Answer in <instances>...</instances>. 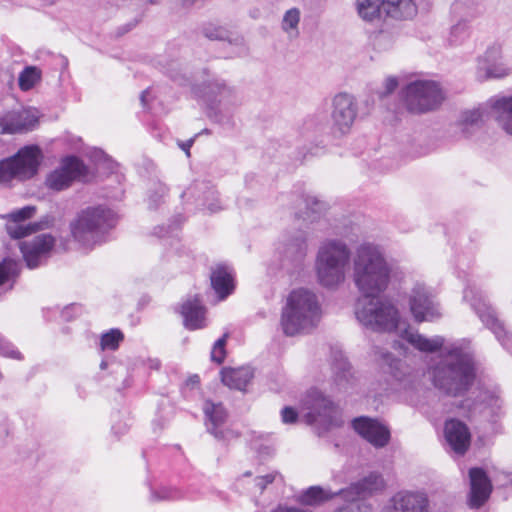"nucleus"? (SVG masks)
Here are the masks:
<instances>
[{"label":"nucleus","instance_id":"nucleus-25","mask_svg":"<svg viewBox=\"0 0 512 512\" xmlns=\"http://www.w3.org/2000/svg\"><path fill=\"white\" fill-rule=\"evenodd\" d=\"M204 413L207 419V430L218 439H228L231 432L223 429V425L227 419V412L222 404L206 401L204 404Z\"/></svg>","mask_w":512,"mask_h":512},{"label":"nucleus","instance_id":"nucleus-59","mask_svg":"<svg viewBox=\"0 0 512 512\" xmlns=\"http://www.w3.org/2000/svg\"><path fill=\"white\" fill-rule=\"evenodd\" d=\"M190 382L192 384H198L199 383V377L197 375H194L193 377L190 378Z\"/></svg>","mask_w":512,"mask_h":512},{"label":"nucleus","instance_id":"nucleus-5","mask_svg":"<svg viewBox=\"0 0 512 512\" xmlns=\"http://www.w3.org/2000/svg\"><path fill=\"white\" fill-rule=\"evenodd\" d=\"M351 251L339 239L323 241L317 251L315 270L319 284L328 289H336L345 282L350 267Z\"/></svg>","mask_w":512,"mask_h":512},{"label":"nucleus","instance_id":"nucleus-16","mask_svg":"<svg viewBox=\"0 0 512 512\" xmlns=\"http://www.w3.org/2000/svg\"><path fill=\"white\" fill-rule=\"evenodd\" d=\"M55 238L51 234H40L28 241L20 242L19 247L29 268L40 266L51 254Z\"/></svg>","mask_w":512,"mask_h":512},{"label":"nucleus","instance_id":"nucleus-17","mask_svg":"<svg viewBox=\"0 0 512 512\" xmlns=\"http://www.w3.org/2000/svg\"><path fill=\"white\" fill-rule=\"evenodd\" d=\"M428 505L425 494L400 491L388 500L380 512H427Z\"/></svg>","mask_w":512,"mask_h":512},{"label":"nucleus","instance_id":"nucleus-31","mask_svg":"<svg viewBox=\"0 0 512 512\" xmlns=\"http://www.w3.org/2000/svg\"><path fill=\"white\" fill-rule=\"evenodd\" d=\"M211 285L221 299L226 298L233 290V277L230 269L218 265L211 273Z\"/></svg>","mask_w":512,"mask_h":512},{"label":"nucleus","instance_id":"nucleus-24","mask_svg":"<svg viewBox=\"0 0 512 512\" xmlns=\"http://www.w3.org/2000/svg\"><path fill=\"white\" fill-rule=\"evenodd\" d=\"M332 373L334 391L348 393L355 386L356 379L351 371V366L342 354L335 356Z\"/></svg>","mask_w":512,"mask_h":512},{"label":"nucleus","instance_id":"nucleus-13","mask_svg":"<svg viewBox=\"0 0 512 512\" xmlns=\"http://www.w3.org/2000/svg\"><path fill=\"white\" fill-rule=\"evenodd\" d=\"M202 97L211 110L218 112H228L240 103L235 89L220 79L209 80L204 85Z\"/></svg>","mask_w":512,"mask_h":512},{"label":"nucleus","instance_id":"nucleus-7","mask_svg":"<svg viewBox=\"0 0 512 512\" xmlns=\"http://www.w3.org/2000/svg\"><path fill=\"white\" fill-rule=\"evenodd\" d=\"M406 109L414 114L437 110L446 99L441 84L434 80H415L408 83L401 92Z\"/></svg>","mask_w":512,"mask_h":512},{"label":"nucleus","instance_id":"nucleus-3","mask_svg":"<svg viewBox=\"0 0 512 512\" xmlns=\"http://www.w3.org/2000/svg\"><path fill=\"white\" fill-rule=\"evenodd\" d=\"M322 317L317 295L311 290H293L282 308L280 327L289 337L307 333L315 328Z\"/></svg>","mask_w":512,"mask_h":512},{"label":"nucleus","instance_id":"nucleus-34","mask_svg":"<svg viewBox=\"0 0 512 512\" xmlns=\"http://www.w3.org/2000/svg\"><path fill=\"white\" fill-rule=\"evenodd\" d=\"M301 202L304 204L305 211L300 217L304 220L314 222L320 215L326 211L327 205L319 200L316 196L305 194L302 196Z\"/></svg>","mask_w":512,"mask_h":512},{"label":"nucleus","instance_id":"nucleus-60","mask_svg":"<svg viewBox=\"0 0 512 512\" xmlns=\"http://www.w3.org/2000/svg\"><path fill=\"white\" fill-rule=\"evenodd\" d=\"M106 367H107V362H106V361H102V362L100 363V368H101L102 370H104Z\"/></svg>","mask_w":512,"mask_h":512},{"label":"nucleus","instance_id":"nucleus-51","mask_svg":"<svg viewBox=\"0 0 512 512\" xmlns=\"http://www.w3.org/2000/svg\"><path fill=\"white\" fill-rule=\"evenodd\" d=\"M375 45L379 49H388L392 46L391 36L387 33H381L376 37Z\"/></svg>","mask_w":512,"mask_h":512},{"label":"nucleus","instance_id":"nucleus-10","mask_svg":"<svg viewBox=\"0 0 512 512\" xmlns=\"http://www.w3.org/2000/svg\"><path fill=\"white\" fill-rule=\"evenodd\" d=\"M357 114L358 104L354 96L345 92L336 94L331 103V129L334 136L341 137L348 134Z\"/></svg>","mask_w":512,"mask_h":512},{"label":"nucleus","instance_id":"nucleus-27","mask_svg":"<svg viewBox=\"0 0 512 512\" xmlns=\"http://www.w3.org/2000/svg\"><path fill=\"white\" fill-rule=\"evenodd\" d=\"M205 312V307L198 296L186 300L181 308L185 327L189 330L204 328L206 326Z\"/></svg>","mask_w":512,"mask_h":512},{"label":"nucleus","instance_id":"nucleus-18","mask_svg":"<svg viewBox=\"0 0 512 512\" xmlns=\"http://www.w3.org/2000/svg\"><path fill=\"white\" fill-rule=\"evenodd\" d=\"M354 430L375 448L385 447L391 438L390 430L384 424L368 417L352 421Z\"/></svg>","mask_w":512,"mask_h":512},{"label":"nucleus","instance_id":"nucleus-11","mask_svg":"<svg viewBox=\"0 0 512 512\" xmlns=\"http://www.w3.org/2000/svg\"><path fill=\"white\" fill-rule=\"evenodd\" d=\"M464 299L471 302L472 308L481 321L495 334L501 344L512 351V336L507 335L503 324L496 317L495 311L486 303L482 294L472 287L464 290Z\"/></svg>","mask_w":512,"mask_h":512},{"label":"nucleus","instance_id":"nucleus-26","mask_svg":"<svg viewBox=\"0 0 512 512\" xmlns=\"http://www.w3.org/2000/svg\"><path fill=\"white\" fill-rule=\"evenodd\" d=\"M55 218L51 215L43 216L39 221L27 223L20 220H9L6 222V231L13 239H21L40 230L48 229L54 225Z\"/></svg>","mask_w":512,"mask_h":512},{"label":"nucleus","instance_id":"nucleus-44","mask_svg":"<svg viewBox=\"0 0 512 512\" xmlns=\"http://www.w3.org/2000/svg\"><path fill=\"white\" fill-rule=\"evenodd\" d=\"M227 337H228V334H224L213 345V348L211 351V359H212V361H214L218 364H221L224 361V358L226 355L225 345H226Z\"/></svg>","mask_w":512,"mask_h":512},{"label":"nucleus","instance_id":"nucleus-41","mask_svg":"<svg viewBox=\"0 0 512 512\" xmlns=\"http://www.w3.org/2000/svg\"><path fill=\"white\" fill-rule=\"evenodd\" d=\"M123 340V334L118 329H111L101 337L100 345L102 350H116Z\"/></svg>","mask_w":512,"mask_h":512},{"label":"nucleus","instance_id":"nucleus-55","mask_svg":"<svg viewBox=\"0 0 512 512\" xmlns=\"http://www.w3.org/2000/svg\"><path fill=\"white\" fill-rule=\"evenodd\" d=\"M381 358L383 359V361L385 363L389 364L390 366H393V364L395 362V358L389 352L382 353Z\"/></svg>","mask_w":512,"mask_h":512},{"label":"nucleus","instance_id":"nucleus-36","mask_svg":"<svg viewBox=\"0 0 512 512\" xmlns=\"http://www.w3.org/2000/svg\"><path fill=\"white\" fill-rule=\"evenodd\" d=\"M481 403L479 404V411L482 412L485 409H489L491 414H497L502 407L501 398L490 392H483L480 395ZM475 410L478 409V404L475 405Z\"/></svg>","mask_w":512,"mask_h":512},{"label":"nucleus","instance_id":"nucleus-45","mask_svg":"<svg viewBox=\"0 0 512 512\" xmlns=\"http://www.w3.org/2000/svg\"><path fill=\"white\" fill-rule=\"evenodd\" d=\"M36 213V207L35 206H25L23 208H20L18 210H15L8 214L6 216V219L9 220H20V221H26L31 219Z\"/></svg>","mask_w":512,"mask_h":512},{"label":"nucleus","instance_id":"nucleus-54","mask_svg":"<svg viewBox=\"0 0 512 512\" xmlns=\"http://www.w3.org/2000/svg\"><path fill=\"white\" fill-rule=\"evenodd\" d=\"M198 0H175L176 5L182 8H191Z\"/></svg>","mask_w":512,"mask_h":512},{"label":"nucleus","instance_id":"nucleus-46","mask_svg":"<svg viewBox=\"0 0 512 512\" xmlns=\"http://www.w3.org/2000/svg\"><path fill=\"white\" fill-rule=\"evenodd\" d=\"M307 251V245L304 238L296 239L295 243L289 245L287 248V254L295 256L296 260H302Z\"/></svg>","mask_w":512,"mask_h":512},{"label":"nucleus","instance_id":"nucleus-2","mask_svg":"<svg viewBox=\"0 0 512 512\" xmlns=\"http://www.w3.org/2000/svg\"><path fill=\"white\" fill-rule=\"evenodd\" d=\"M352 263L353 282L361 295H380L387 289L391 269L378 245L358 246Z\"/></svg>","mask_w":512,"mask_h":512},{"label":"nucleus","instance_id":"nucleus-20","mask_svg":"<svg viewBox=\"0 0 512 512\" xmlns=\"http://www.w3.org/2000/svg\"><path fill=\"white\" fill-rule=\"evenodd\" d=\"M37 118L29 110L8 112L0 117V133L13 134L32 130Z\"/></svg>","mask_w":512,"mask_h":512},{"label":"nucleus","instance_id":"nucleus-33","mask_svg":"<svg viewBox=\"0 0 512 512\" xmlns=\"http://www.w3.org/2000/svg\"><path fill=\"white\" fill-rule=\"evenodd\" d=\"M356 9L359 17L366 22L378 20L384 14L382 0H356Z\"/></svg>","mask_w":512,"mask_h":512},{"label":"nucleus","instance_id":"nucleus-42","mask_svg":"<svg viewBox=\"0 0 512 512\" xmlns=\"http://www.w3.org/2000/svg\"><path fill=\"white\" fill-rule=\"evenodd\" d=\"M482 118L483 113L478 108L462 112L460 118V125L462 126V131L465 132V130L468 127L478 126L481 123Z\"/></svg>","mask_w":512,"mask_h":512},{"label":"nucleus","instance_id":"nucleus-14","mask_svg":"<svg viewBox=\"0 0 512 512\" xmlns=\"http://www.w3.org/2000/svg\"><path fill=\"white\" fill-rule=\"evenodd\" d=\"M511 74L509 68L501 61V47L493 45L477 59L476 77L479 81L501 79Z\"/></svg>","mask_w":512,"mask_h":512},{"label":"nucleus","instance_id":"nucleus-1","mask_svg":"<svg viewBox=\"0 0 512 512\" xmlns=\"http://www.w3.org/2000/svg\"><path fill=\"white\" fill-rule=\"evenodd\" d=\"M400 335L422 352L432 353L443 348L441 359L431 368L432 382L437 389L450 396H461L470 389L476 373L472 355L464 341L445 345L442 336L427 338L410 328L403 329Z\"/></svg>","mask_w":512,"mask_h":512},{"label":"nucleus","instance_id":"nucleus-47","mask_svg":"<svg viewBox=\"0 0 512 512\" xmlns=\"http://www.w3.org/2000/svg\"><path fill=\"white\" fill-rule=\"evenodd\" d=\"M166 187L163 184H157L153 193L148 196L149 209H156L166 193Z\"/></svg>","mask_w":512,"mask_h":512},{"label":"nucleus","instance_id":"nucleus-29","mask_svg":"<svg viewBox=\"0 0 512 512\" xmlns=\"http://www.w3.org/2000/svg\"><path fill=\"white\" fill-rule=\"evenodd\" d=\"M202 34L209 40L227 41L229 44L242 47L245 44L244 37L234 33L226 27L214 23H207L202 27Z\"/></svg>","mask_w":512,"mask_h":512},{"label":"nucleus","instance_id":"nucleus-23","mask_svg":"<svg viewBox=\"0 0 512 512\" xmlns=\"http://www.w3.org/2000/svg\"><path fill=\"white\" fill-rule=\"evenodd\" d=\"M451 11L455 16H460V18L450 28L447 42L450 46L457 47L469 39L471 27L469 25L468 15L464 13V3L462 1L454 2Z\"/></svg>","mask_w":512,"mask_h":512},{"label":"nucleus","instance_id":"nucleus-4","mask_svg":"<svg viewBox=\"0 0 512 512\" xmlns=\"http://www.w3.org/2000/svg\"><path fill=\"white\" fill-rule=\"evenodd\" d=\"M117 222L116 214L105 206L87 207L70 221L71 237L84 249H92L104 241L106 233Z\"/></svg>","mask_w":512,"mask_h":512},{"label":"nucleus","instance_id":"nucleus-43","mask_svg":"<svg viewBox=\"0 0 512 512\" xmlns=\"http://www.w3.org/2000/svg\"><path fill=\"white\" fill-rule=\"evenodd\" d=\"M330 496L320 487H310L302 496V501L312 505L328 499Z\"/></svg>","mask_w":512,"mask_h":512},{"label":"nucleus","instance_id":"nucleus-12","mask_svg":"<svg viewBox=\"0 0 512 512\" xmlns=\"http://www.w3.org/2000/svg\"><path fill=\"white\" fill-rule=\"evenodd\" d=\"M409 307L416 322H433L441 318L439 303L424 284L416 283L409 295Z\"/></svg>","mask_w":512,"mask_h":512},{"label":"nucleus","instance_id":"nucleus-35","mask_svg":"<svg viewBox=\"0 0 512 512\" xmlns=\"http://www.w3.org/2000/svg\"><path fill=\"white\" fill-rule=\"evenodd\" d=\"M383 487L384 480L382 476L378 473H370L368 476L352 485L351 488L358 496H361L381 490Z\"/></svg>","mask_w":512,"mask_h":512},{"label":"nucleus","instance_id":"nucleus-6","mask_svg":"<svg viewBox=\"0 0 512 512\" xmlns=\"http://www.w3.org/2000/svg\"><path fill=\"white\" fill-rule=\"evenodd\" d=\"M354 313L357 321L375 332H394L399 329L401 316L398 308L388 299L379 295H361Z\"/></svg>","mask_w":512,"mask_h":512},{"label":"nucleus","instance_id":"nucleus-37","mask_svg":"<svg viewBox=\"0 0 512 512\" xmlns=\"http://www.w3.org/2000/svg\"><path fill=\"white\" fill-rule=\"evenodd\" d=\"M154 501H176L184 498V493L176 487H160L151 492Z\"/></svg>","mask_w":512,"mask_h":512},{"label":"nucleus","instance_id":"nucleus-53","mask_svg":"<svg viewBox=\"0 0 512 512\" xmlns=\"http://www.w3.org/2000/svg\"><path fill=\"white\" fill-rule=\"evenodd\" d=\"M274 512H306L304 509L299 507L279 505Z\"/></svg>","mask_w":512,"mask_h":512},{"label":"nucleus","instance_id":"nucleus-56","mask_svg":"<svg viewBox=\"0 0 512 512\" xmlns=\"http://www.w3.org/2000/svg\"><path fill=\"white\" fill-rule=\"evenodd\" d=\"M193 142H194V139H190L186 142L180 143L181 149L184 150L188 156L190 155L189 150H190Z\"/></svg>","mask_w":512,"mask_h":512},{"label":"nucleus","instance_id":"nucleus-62","mask_svg":"<svg viewBox=\"0 0 512 512\" xmlns=\"http://www.w3.org/2000/svg\"><path fill=\"white\" fill-rule=\"evenodd\" d=\"M147 2L150 4H157L160 2V0H147Z\"/></svg>","mask_w":512,"mask_h":512},{"label":"nucleus","instance_id":"nucleus-50","mask_svg":"<svg viewBox=\"0 0 512 512\" xmlns=\"http://www.w3.org/2000/svg\"><path fill=\"white\" fill-rule=\"evenodd\" d=\"M298 417L297 412L291 407H284L281 411V418L285 424H293Z\"/></svg>","mask_w":512,"mask_h":512},{"label":"nucleus","instance_id":"nucleus-32","mask_svg":"<svg viewBox=\"0 0 512 512\" xmlns=\"http://www.w3.org/2000/svg\"><path fill=\"white\" fill-rule=\"evenodd\" d=\"M301 21V11L297 7H292L285 11L281 20V29L290 40L297 39L300 35L299 25Z\"/></svg>","mask_w":512,"mask_h":512},{"label":"nucleus","instance_id":"nucleus-40","mask_svg":"<svg viewBox=\"0 0 512 512\" xmlns=\"http://www.w3.org/2000/svg\"><path fill=\"white\" fill-rule=\"evenodd\" d=\"M202 205L205 206L210 212H218L222 209L221 201L218 197V192L212 187L205 186L203 191Z\"/></svg>","mask_w":512,"mask_h":512},{"label":"nucleus","instance_id":"nucleus-38","mask_svg":"<svg viewBox=\"0 0 512 512\" xmlns=\"http://www.w3.org/2000/svg\"><path fill=\"white\" fill-rule=\"evenodd\" d=\"M40 79V72L36 67H26L19 75V87L23 91L30 90Z\"/></svg>","mask_w":512,"mask_h":512},{"label":"nucleus","instance_id":"nucleus-8","mask_svg":"<svg viewBox=\"0 0 512 512\" xmlns=\"http://www.w3.org/2000/svg\"><path fill=\"white\" fill-rule=\"evenodd\" d=\"M41 151L36 146L20 149L15 155L0 161V184L13 180L25 181L37 174Z\"/></svg>","mask_w":512,"mask_h":512},{"label":"nucleus","instance_id":"nucleus-39","mask_svg":"<svg viewBox=\"0 0 512 512\" xmlns=\"http://www.w3.org/2000/svg\"><path fill=\"white\" fill-rule=\"evenodd\" d=\"M19 262L14 259H4L0 262V285L9 281L19 273Z\"/></svg>","mask_w":512,"mask_h":512},{"label":"nucleus","instance_id":"nucleus-49","mask_svg":"<svg viewBox=\"0 0 512 512\" xmlns=\"http://www.w3.org/2000/svg\"><path fill=\"white\" fill-rule=\"evenodd\" d=\"M276 472H271L262 476H258L255 478V485L260 489L262 492L268 484H271L274 482V480L277 477Z\"/></svg>","mask_w":512,"mask_h":512},{"label":"nucleus","instance_id":"nucleus-19","mask_svg":"<svg viewBox=\"0 0 512 512\" xmlns=\"http://www.w3.org/2000/svg\"><path fill=\"white\" fill-rule=\"evenodd\" d=\"M470 491L467 504L472 509H478L489 499L492 492V484L486 472L482 468L469 470Z\"/></svg>","mask_w":512,"mask_h":512},{"label":"nucleus","instance_id":"nucleus-48","mask_svg":"<svg viewBox=\"0 0 512 512\" xmlns=\"http://www.w3.org/2000/svg\"><path fill=\"white\" fill-rule=\"evenodd\" d=\"M0 355L17 360L22 359L20 351L17 350L11 343L5 341L4 339H2L0 344Z\"/></svg>","mask_w":512,"mask_h":512},{"label":"nucleus","instance_id":"nucleus-15","mask_svg":"<svg viewBox=\"0 0 512 512\" xmlns=\"http://www.w3.org/2000/svg\"><path fill=\"white\" fill-rule=\"evenodd\" d=\"M87 168L77 157L70 156L63 160L61 167L49 174L46 185L53 190L68 188L73 180L85 177Z\"/></svg>","mask_w":512,"mask_h":512},{"label":"nucleus","instance_id":"nucleus-28","mask_svg":"<svg viewBox=\"0 0 512 512\" xmlns=\"http://www.w3.org/2000/svg\"><path fill=\"white\" fill-rule=\"evenodd\" d=\"M383 13L396 20H411L418 13L414 0H382Z\"/></svg>","mask_w":512,"mask_h":512},{"label":"nucleus","instance_id":"nucleus-21","mask_svg":"<svg viewBox=\"0 0 512 512\" xmlns=\"http://www.w3.org/2000/svg\"><path fill=\"white\" fill-rule=\"evenodd\" d=\"M498 126L512 136V96L498 95L487 102Z\"/></svg>","mask_w":512,"mask_h":512},{"label":"nucleus","instance_id":"nucleus-57","mask_svg":"<svg viewBox=\"0 0 512 512\" xmlns=\"http://www.w3.org/2000/svg\"><path fill=\"white\" fill-rule=\"evenodd\" d=\"M147 94H148V91H147V90H145V91H143V92L141 93L140 100H141V102H142L143 106H145V105H146V97H147Z\"/></svg>","mask_w":512,"mask_h":512},{"label":"nucleus","instance_id":"nucleus-58","mask_svg":"<svg viewBox=\"0 0 512 512\" xmlns=\"http://www.w3.org/2000/svg\"><path fill=\"white\" fill-rule=\"evenodd\" d=\"M336 512H359V511L355 510V509H350V508H342V509L337 510Z\"/></svg>","mask_w":512,"mask_h":512},{"label":"nucleus","instance_id":"nucleus-61","mask_svg":"<svg viewBox=\"0 0 512 512\" xmlns=\"http://www.w3.org/2000/svg\"><path fill=\"white\" fill-rule=\"evenodd\" d=\"M507 479L512 484V472L507 473Z\"/></svg>","mask_w":512,"mask_h":512},{"label":"nucleus","instance_id":"nucleus-52","mask_svg":"<svg viewBox=\"0 0 512 512\" xmlns=\"http://www.w3.org/2000/svg\"><path fill=\"white\" fill-rule=\"evenodd\" d=\"M397 86H398V80L396 77H393V76L387 77L384 81V87H385L384 94H386V95L391 94L392 92H394V90L397 88Z\"/></svg>","mask_w":512,"mask_h":512},{"label":"nucleus","instance_id":"nucleus-22","mask_svg":"<svg viewBox=\"0 0 512 512\" xmlns=\"http://www.w3.org/2000/svg\"><path fill=\"white\" fill-rule=\"evenodd\" d=\"M445 438L451 449L463 455L470 445V432L468 427L461 421L451 419L445 423Z\"/></svg>","mask_w":512,"mask_h":512},{"label":"nucleus","instance_id":"nucleus-9","mask_svg":"<svg viewBox=\"0 0 512 512\" xmlns=\"http://www.w3.org/2000/svg\"><path fill=\"white\" fill-rule=\"evenodd\" d=\"M304 406L308 410L305 415L306 422L315 426L318 435L333 427H338L342 423L336 405L316 389L307 393Z\"/></svg>","mask_w":512,"mask_h":512},{"label":"nucleus","instance_id":"nucleus-30","mask_svg":"<svg viewBox=\"0 0 512 512\" xmlns=\"http://www.w3.org/2000/svg\"><path fill=\"white\" fill-rule=\"evenodd\" d=\"M253 377V372L248 367L223 368L221 380L231 389L244 390Z\"/></svg>","mask_w":512,"mask_h":512}]
</instances>
